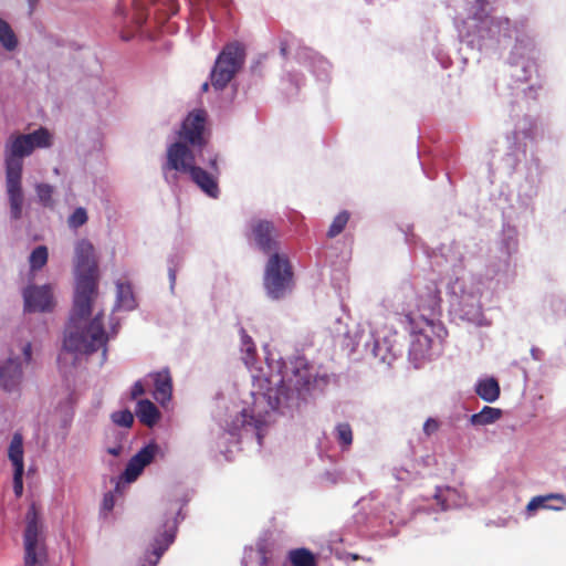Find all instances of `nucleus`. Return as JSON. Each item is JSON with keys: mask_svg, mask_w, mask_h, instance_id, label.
Listing matches in <instances>:
<instances>
[{"mask_svg": "<svg viewBox=\"0 0 566 566\" xmlns=\"http://www.w3.org/2000/svg\"><path fill=\"white\" fill-rule=\"evenodd\" d=\"M24 311L52 313L57 305L56 285L53 283L29 284L22 291Z\"/></svg>", "mask_w": 566, "mask_h": 566, "instance_id": "obj_9", "label": "nucleus"}, {"mask_svg": "<svg viewBox=\"0 0 566 566\" xmlns=\"http://www.w3.org/2000/svg\"><path fill=\"white\" fill-rule=\"evenodd\" d=\"M112 420L117 426L129 428L134 422V416L129 410L125 409L113 412Z\"/></svg>", "mask_w": 566, "mask_h": 566, "instance_id": "obj_30", "label": "nucleus"}, {"mask_svg": "<svg viewBox=\"0 0 566 566\" xmlns=\"http://www.w3.org/2000/svg\"><path fill=\"white\" fill-rule=\"evenodd\" d=\"M476 395L486 402H494L501 395L499 381L494 377L480 379L475 385Z\"/></svg>", "mask_w": 566, "mask_h": 566, "instance_id": "obj_14", "label": "nucleus"}, {"mask_svg": "<svg viewBox=\"0 0 566 566\" xmlns=\"http://www.w3.org/2000/svg\"><path fill=\"white\" fill-rule=\"evenodd\" d=\"M174 532L169 531L157 537L153 544V552L147 556L146 563L142 566H156L164 552L174 542Z\"/></svg>", "mask_w": 566, "mask_h": 566, "instance_id": "obj_16", "label": "nucleus"}, {"mask_svg": "<svg viewBox=\"0 0 566 566\" xmlns=\"http://www.w3.org/2000/svg\"><path fill=\"white\" fill-rule=\"evenodd\" d=\"M290 560L293 566H315L313 554L304 548L292 551Z\"/></svg>", "mask_w": 566, "mask_h": 566, "instance_id": "obj_25", "label": "nucleus"}, {"mask_svg": "<svg viewBox=\"0 0 566 566\" xmlns=\"http://www.w3.org/2000/svg\"><path fill=\"white\" fill-rule=\"evenodd\" d=\"M416 311H411L417 321L432 327L433 318L440 313L441 296L436 282H430L419 290L415 300Z\"/></svg>", "mask_w": 566, "mask_h": 566, "instance_id": "obj_10", "label": "nucleus"}, {"mask_svg": "<svg viewBox=\"0 0 566 566\" xmlns=\"http://www.w3.org/2000/svg\"><path fill=\"white\" fill-rule=\"evenodd\" d=\"M136 306L133 291L129 284L118 283L116 293V303L114 305V313L118 311H132Z\"/></svg>", "mask_w": 566, "mask_h": 566, "instance_id": "obj_19", "label": "nucleus"}, {"mask_svg": "<svg viewBox=\"0 0 566 566\" xmlns=\"http://www.w3.org/2000/svg\"><path fill=\"white\" fill-rule=\"evenodd\" d=\"M551 500L564 501L563 495L556 494V493L534 496L531 499V501L526 505L527 513L532 514L533 512L537 511L538 509H546V510H560L562 509V506L551 505L548 503Z\"/></svg>", "mask_w": 566, "mask_h": 566, "instance_id": "obj_22", "label": "nucleus"}, {"mask_svg": "<svg viewBox=\"0 0 566 566\" xmlns=\"http://www.w3.org/2000/svg\"><path fill=\"white\" fill-rule=\"evenodd\" d=\"M107 452L114 457H118L123 452V447L118 444L116 447L108 448Z\"/></svg>", "mask_w": 566, "mask_h": 566, "instance_id": "obj_37", "label": "nucleus"}, {"mask_svg": "<svg viewBox=\"0 0 566 566\" xmlns=\"http://www.w3.org/2000/svg\"><path fill=\"white\" fill-rule=\"evenodd\" d=\"M268 368L270 374L262 368L251 369L254 389L244 399L241 416L231 423V430L251 426L261 431L275 421L282 397L289 400L294 394L310 390L311 375L307 368L286 369L284 373L281 368L276 371L271 366Z\"/></svg>", "mask_w": 566, "mask_h": 566, "instance_id": "obj_2", "label": "nucleus"}, {"mask_svg": "<svg viewBox=\"0 0 566 566\" xmlns=\"http://www.w3.org/2000/svg\"><path fill=\"white\" fill-rule=\"evenodd\" d=\"M241 342H242L241 350L245 354V356L243 357L244 364L249 368H252L254 353H255L253 342H252L251 337L248 336L244 332H242V334H241Z\"/></svg>", "mask_w": 566, "mask_h": 566, "instance_id": "obj_26", "label": "nucleus"}, {"mask_svg": "<svg viewBox=\"0 0 566 566\" xmlns=\"http://www.w3.org/2000/svg\"><path fill=\"white\" fill-rule=\"evenodd\" d=\"M205 120L202 111L188 115L178 133L179 139L167 148L163 172L168 182H176L177 174L188 175L205 193L217 198L219 188L214 176L197 165L203 154Z\"/></svg>", "mask_w": 566, "mask_h": 566, "instance_id": "obj_3", "label": "nucleus"}, {"mask_svg": "<svg viewBox=\"0 0 566 566\" xmlns=\"http://www.w3.org/2000/svg\"><path fill=\"white\" fill-rule=\"evenodd\" d=\"M336 437L339 443L348 448L352 444L353 433L350 424L348 423H339L336 429Z\"/></svg>", "mask_w": 566, "mask_h": 566, "instance_id": "obj_28", "label": "nucleus"}, {"mask_svg": "<svg viewBox=\"0 0 566 566\" xmlns=\"http://www.w3.org/2000/svg\"><path fill=\"white\" fill-rule=\"evenodd\" d=\"M439 429L440 422L434 418H428L423 423V432L427 437H430L431 434L436 433Z\"/></svg>", "mask_w": 566, "mask_h": 566, "instance_id": "obj_33", "label": "nucleus"}, {"mask_svg": "<svg viewBox=\"0 0 566 566\" xmlns=\"http://www.w3.org/2000/svg\"><path fill=\"white\" fill-rule=\"evenodd\" d=\"M87 221V213L84 208H77L69 218V226L71 228H78Z\"/></svg>", "mask_w": 566, "mask_h": 566, "instance_id": "obj_31", "label": "nucleus"}, {"mask_svg": "<svg viewBox=\"0 0 566 566\" xmlns=\"http://www.w3.org/2000/svg\"><path fill=\"white\" fill-rule=\"evenodd\" d=\"M23 455V438L20 433H14L8 449V458L13 465V471H24Z\"/></svg>", "mask_w": 566, "mask_h": 566, "instance_id": "obj_17", "label": "nucleus"}, {"mask_svg": "<svg viewBox=\"0 0 566 566\" xmlns=\"http://www.w3.org/2000/svg\"><path fill=\"white\" fill-rule=\"evenodd\" d=\"M49 251L45 245L36 247L29 256L30 271L41 270L48 262Z\"/></svg>", "mask_w": 566, "mask_h": 566, "instance_id": "obj_24", "label": "nucleus"}, {"mask_svg": "<svg viewBox=\"0 0 566 566\" xmlns=\"http://www.w3.org/2000/svg\"><path fill=\"white\" fill-rule=\"evenodd\" d=\"M371 355L382 363H389L391 356H394L391 348L382 346L378 340L373 343Z\"/></svg>", "mask_w": 566, "mask_h": 566, "instance_id": "obj_29", "label": "nucleus"}, {"mask_svg": "<svg viewBox=\"0 0 566 566\" xmlns=\"http://www.w3.org/2000/svg\"><path fill=\"white\" fill-rule=\"evenodd\" d=\"M244 61L243 48L238 43L227 45L219 54L211 72V84L217 90L223 88L234 76Z\"/></svg>", "mask_w": 566, "mask_h": 566, "instance_id": "obj_8", "label": "nucleus"}, {"mask_svg": "<svg viewBox=\"0 0 566 566\" xmlns=\"http://www.w3.org/2000/svg\"><path fill=\"white\" fill-rule=\"evenodd\" d=\"M75 291L73 307L64 332L63 347L66 352L88 354L103 348L109 337L117 333L112 318L111 329L106 332L101 323L104 310L97 289V265L94 247L87 240H81L75 245L74 255Z\"/></svg>", "mask_w": 566, "mask_h": 566, "instance_id": "obj_1", "label": "nucleus"}, {"mask_svg": "<svg viewBox=\"0 0 566 566\" xmlns=\"http://www.w3.org/2000/svg\"><path fill=\"white\" fill-rule=\"evenodd\" d=\"M318 64H319V67L323 70V71H326V66H327V62L324 61L323 59L318 57L317 60Z\"/></svg>", "mask_w": 566, "mask_h": 566, "instance_id": "obj_38", "label": "nucleus"}, {"mask_svg": "<svg viewBox=\"0 0 566 566\" xmlns=\"http://www.w3.org/2000/svg\"><path fill=\"white\" fill-rule=\"evenodd\" d=\"M274 229L268 221H259L253 227V235L256 244L263 250H271Z\"/></svg>", "mask_w": 566, "mask_h": 566, "instance_id": "obj_18", "label": "nucleus"}, {"mask_svg": "<svg viewBox=\"0 0 566 566\" xmlns=\"http://www.w3.org/2000/svg\"><path fill=\"white\" fill-rule=\"evenodd\" d=\"M115 504L114 495L112 493H106L103 499L102 510L104 512H109L113 510Z\"/></svg>", "mask_w": 566, "mask_h": 566, "instance_id": "obj_34", "label": "nucleus"}, {"mask_svg": "<svg viewBox=\"0 0 566 566\" xmlns=\"http://www.w3.org/2000/svg\"><path fill=\"white\" fill-rule=\"evenodd\" d=\"M217 158H210V165L213 169H217L216 167Z\"/></svg>", "mask_w": 566, "mask_h": 566, "instance_id": "obj_39", "label": "nucleus"}, {"mask_svg": "<svg viewBox=\"0 0 566 566\" xmlns=\"http://www.w3.org/2000/svg\"><path fill=\"white\" fill-rule=\"evenodd\" d=\"M168 275H169L170 289L174 290L175 284H176V276H177L176 268L170 266L169 271H168Z\"/></svg>", "mask_w": 566, "mask_h": 566, "instance_id": "obj_36", "label": "nucleus"}, {"mask_svg": "<svg viewBox=\"0 0 566 566\" xmlns=\"http://www.w3.org/2000/svg\"><path fill=\"white\" fill-rule=\"evenodd\" d=\"M135 412L139 421L148 427L155 426L160 419V411L148 399L139 400L137 402Z\"/></svg>", "mask_w": 566, "mask_h": 566, "instance_id": "obj_15", "label": "nucleus"}, {"mask_svg": "<svg viewBox=\"0 0 566 566\" xmlns=\"http://www.w3.org/2000/svg\"><path fill=\"white\" fill-rule=\"evenodd\" d=\"M145 394V387L142 381L135 382V385L132 388V396L133 398H136L138 396H142Z\"/></svg>", "mask_w": 566, "mask_h": 566, "instance_id": "obj_35", "label": "nucleus"}, {"mask_svg": "<svg viewBox=\"0 0 566 566\" xmlns=\"http://www.w3.org/2000/svg\"><path fill=\"white\" fill-rule=\"evenodd\" d=\"M52 145L53 135L44 127L29 134L15 133L7 139L4 145L6 192L12 220H20L23 213V158L31 156L36 149H46Z\"/></svg>", "mask_w": 566, "mask_h": 566, "instance_id": "obj_4", "label": "nucleus"}, {"mask_svg": "<svg viewBox=\"0 0 566 566\" xmlns=\"http://www.w3.org/2000/svg\"><path fill=\"white\" fill-rule=\"evenodd\" d=\"M503 415V411L499 408L484 406L478 413H473L470 417V422L473 426H486L497 421Z\"/></svg>", "mask_w": 566, "mask_h": 566, "instance_id": "obj_20", "label": "nucleus"}, {"mask_svg": "<svg viewBox=\"0 0 566 566\" xmlns=\"http://www.w3.org/2000/svg\"><path fill=\"white\" fill-rule=\"evenodd\" d=\"M149 378L153 379L154 382V398L165 407L171 399L172 395V379L168 369H163L157 373H151L148 375Z\"/></svg>", "mask_w": 566, "mask_h": 566, "instance_id": "obj_13", "label": "nucleus"}, {"mask_svg": "<svg viewBox=\"0 0 566 566\" xmlns=\"http://www.w3.org/2000/svg\"><path fill=\"white\" fill-rule=\"evenodd\" d=\"M34 190L36 195L38 202L45 208H54L55 199L54 192L55 188L52 185L45 182H36L34 185Z\"/></svg>", "mask_w": 566, "mask_h": 566, "instance_id": "obj_23", "label": "nucleus"}, {"mask_svg": "<svg viewBox=\"0 0 566 566\" xmlns=\"http://www.w3.org/2000/svg\"><path fill=\"white\" fill-rule=\"evenodd\" d=\"M160 451V447L156 442L146 444L128 461L125 471L120 475V480L126 483L136 481L144 469L155 460Z\"/></svg>", "mask_w": 566, "mask_h": 566, "instance_id": "obj_12", "label": "nucleus"}, {"mask_svg": "<svg viewBox=\"0 0 566 566\" xmlns=\"http://www.w3.org/2000/svg\"><path fill=\"white\" fill-rule=\"evenodd\" d=\"M207 88H208V83H205V84L202 85V90H203V91H207Z\"/></svg>", "mask_w": 566, "mask_h": 566, "instance_id": "obj_40", "label": "nucleus"}, {"mask_svg": "<svg viewBox=\"0 0 566 566\" xmlns=\"http://www.w3.org/2000/svg\"><path fill=\"white\" fill-rule=\"evenodd\" d=\"M405 319L409 325L412 336L409 347V359L413 361L416 367H419L422 363L430 358L432 338L420 326L421 323L417 321L412 312L405 314Z\"/></svg>", "mask_w": 566, "mask_h": 566, "instance_id": "obj_11", "label": "nucleus"}, {"mask_svg": "<svg viewBox=\"0 0 566 566\" xmlns=\"http://www.w3.org/2000/svg\"><path fill=\"white\" fill-rule=\"evenodd\" d=\"M349 217L350 214L347 211H343L339 214H337L328 229L327 235L329 238H335L336 235H338L347 224Z\"/></svg>", "mask_w": 566, "mask_h": 566, "instance_id": "obj_27", "label": "nucleus"}, {"mask_svg": "<svg viewBox=\"0 0 566 566\" xmlns=\"http://www.w3.org/2000/svg\"><path fill=\"white\" fill-rule=\"evenodd\" d=\"M0 361V389L6 392H19L24 380V368L33 361L31 331L21 326L6 339Z\"/></svg>", "mask_w": 566, "mask_h": 566, "instance_id": "obj_5", "label": "nucleus"}, {"mask_svg": "<svg viewBox=\"0 0 566 566\" xmlns=\"http://www.w3.org/2000/svg\"><path fill=\"white\" fill-rule=\"evenodd\" d=\"M23 547L25 566H48V551L43 525L34 505L27 513Z\"/></svg>", "mask_w": 566, "mask_h": 566, "instance_id": "obj_6", "label": "nucleus"}, {"mask_svg": "<svg viewBox=\"0 0 566 566\" xmlns=\"http://www.w3.org/2000/svg\"><path fill=\"white\" fill-rule=\"evenodd\" d=\"M0 45L8 52L15 51L19 40L11 25L0 18Z\"/></svg>", "mask_w": 566, "mask_h": 566, "instance_id": "obj_21", "label": "nucleus"}, {"mask_svg": "<svg viewBox=\"0 0 566 566\" xmlns=\"http://www.w3.org/2000/svg\"><path fill=\"white\" fill-rule=\"evenodd\" d=\"M23 473L24 471H13V490L17 496H21L23 492Z\"/></svg>", "mask_w": 566, "mask_h": 566, "instance_id": "obj_32", "label": "nucleus"}, {"mask_svg": "<svg viewBox=\"0 0 566 566\" xmlns=\"http://www.w3.org/2000/svg\"><path fill=\"white\" fill-rule=\"evenodd\" d=\"M293 286V272L286 256L273 253L265 266L264 287L266 294L279 300L291 292Z\"/></svg>", "mask_w": 566, "mask_h": 566, "instance_id": "obj_7", "label": "nucleus"}]
</instances>
